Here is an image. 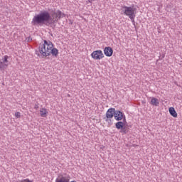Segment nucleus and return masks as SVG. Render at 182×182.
Wrapping results in <instances>:
<instances>
[{
  "label": "nucleus",
  "mask_w": 182,
  "mask_h": 182,
  "mask_svg": "<svg viewBox=\"0 0 182 182\" xmlns=\"http://www.w3.org/2000/svg\"><path fill=\"white\" fill-rule=\"evenodd\" d=\"M91 58H92L94 60H101V59L105 58V54H103L102 50H97L91 53Z\"/></svg>",
  "instance_id": "obj_4"
},
{
  "label": "nucleus",
  "mask_w": 182,
  "mask_h": 182,
  "mask_svg": "<svg viewBox=\"0 0 182 182\" xmlns=\"http://www.w3.org/2000/svg\"><path fill=\"white\" fill-rule=\"evenodd\" d=\"M122 12L124 15L128 16L132 22L134 23L136 14H137V9L134 7V5H132V6H124L122 7Z\"/></svg>",
  "instance_id": "obj_3"
},
{
  "label": "nucleus",
  "mask_w": 182,
  "mask_h": 182,
  "mask_svg": "<svg viewBox=\"0 0 182 182\" xmlns=\"http://www.w3.org/2000/svg\"><path fill=\"white\" fill-rule=\"evenodd\" d=\"M91 1H95V0H91Z\"/></svg>",
  "instance_id": "obj_17"
},
{
  "label": "nucleus",
  "mask_w": 182,
  "mask_h": 182,
  "mask_svg": "<svg viewBox=\"0 0 182 182\" xmlns=\"http://www.w3.org/2000/svg\"><path fill=\"white\" fill-rule=\"evenodd\" d=\"M124 122L126 121H124V122L119 121L117 122L115 124V127L116 129H117V130H121L120 133H123V134H127L129 131H127V129H126V128L124 127L126 124Z\"/></svg>",
  "instance_id": "obj_5"
},
{
  "label": "nucleus",
  "mask_w": 182,
  "mask_h": 182,
  "mask_svg": "<svg viewBox=\"0 0 182 182\" xmlns=\"http://www.w3.org/2000/svg\"><path fill=\"white\" fill-rule=\"evenodd\" d=\"M8 59H9V57L8 55H4L3 58V63H8Z\"/></svg>",
  "instance_id": "obj_14"
},
{
  "label": "nucleus",
  "mask_w": 182,
  "mask_h": 182,
  "mask_svg": "<svg viewBox=\"0 0 182 182\" xmlns=\"http://www.w3.org/2000/svg\"><path fill=\"white\" fill-rule=\"evenodd\" d=\"M48 113V109L46 108L40 109V115L41 117H47Z\"/></svg>",
  "instance_id": "obj_9"
},
{
  "label": "nucleus",
  "mask_w": 182,
  "mask_h": 182,
  "mask_svg": "<svg viewBox=\"0 0 182 182\" xmlns=\"http://www.w3.org/2000/svg\"><path fill=\"white\" fill-rule=\"evenodd\" d=\"M14 116H15V117H16V119H20V117H21V112H15Z\"/></svg>",
  "instance_id": "obj_15"
},
{
  "label": "nucleus",
  "mask_w": 182,
  "mask_h": 182,
  "mask_svg": "<svg viewBox=\"0 0 182 182\" xmlns=\"http://www.w3.org/2000/svg\"><path fill=\"white\" fill-rule=\"evenodd\" d=\"M168 112L171 114V116H172V117H177L178 114H177V112H176V109H174V107H171L168 109Z\"/></svg>",
  "instance_id": "obj_10"
},
{
  "label": "nucleus",
  "mask_w": 182,
  "mask_h": 182,
  "mask_svg": "<svg viewBox=\"0 0 182 182\" xmlns=\"http://www.w3.org/2000/svg\"><path fill=\"white\" fill-rule=\"evenodd\" d=\"M66 15L63 14L60 10L54 12L51 16L48 11H43L41 14L36 15L31 21L32 25H53V23H56L60 18H65Z\"/></svg>",
  "instance_id": "obj_1"
},
{
  "label": "nucleus",
  "mask_w": 182,
  "mask_h": 182,
  "mask_svg": "<svg viewBox=\"0 0 182 182\" xmlns=\"http://www.w3.org/2000/svg\"><path fill=\"white\" fill-rule=\"evenodd\" d=\"M151 105H152V106H159V105H160V102L159 101V99L152 97L151 100Z\"/></svg>",
  "instance_id": "obj_11"
},
{
  "label": "nucleus",
  "mask_w": 182,
  "mask_h": 182,
  "mask_svg": "<svg viewBox=\"0 0 182 182\" xmlns=\"http://www.w3.org/2000/svg\"><path fill=\"white\" fill-rule=\"evenodd\" d=\"M35 109H38V107H35Z\"/></svg>",
  "instance_id": "obj_16"
},
{
  "label": "nucleus",
  "mask_w": 182,
  "mask_h": 182,
  "mask_svg": "<svg viewBox=\"0 0 182 182\" xmlns=\"http://www.w3.org/2000/svg\"><path fill=\"white\" fill-rule=\"evenodd\" d=\"M114 117L117 122H122V120H124V122H126V115L123 114L121 111L117 110L115 111V113L114 114Z\"/></svg>",
  "instance_id": "obj_6"
},
{
  "label": "nucleus",
  "mask_w": 182,
  "mask_h": 182,
  "mask_svg": "<svg viewBox=\"0 0 182 182\" xmlns=\"http://www.w3.org/2000/svg\"><path fill=\"white\" fill-rule=\"evenodd\" d=\"M104 55L107 58L113 56V48H112V47H105L104 48Z\"/></svg>",
  "instance_id": "obj_8"
},
{
  "label": "nucleus",
  "mask_w": 182,
  "mask_h": 182,
  "mask_svg": "<svg viewBox=\"0 0 182 182\" xmlns=\"http://www.w3.org/2000/svg\"><path fill=\"white\" fill-rule=\"evenodd\" d=\"M50 55H53V56L58 58V55H59V50H58L57 48H53V47L51 48Z\"/></svg>",
  "instance_id": "obj_12"
},
{
  "label": "nucleus",
  "mask_w": 182,
  "mask_h": 182,
  "mask_svg": "<svg viewBox=\"0 0 182 182\" xmlns=\"http://www.w3.org/2000/svg\"><path fill=\"white\" fill-rule=\"evenodd\" d=\"M52 48H53L52 42L45 40L44 43L41 45L38 48V56H41V58H48V56H50Z\"/></svg>",
  "instance_id": "obj_2"
},
{
  "label": "nucleus",
  "mask_w": 182,
  "mask_h": 182,
  "mask_svg": "<svg viewBox=\"0 0 182 182\" xmlns=\"http://www.w3.org/2000/svg\"><path fill=\"white\" fill-rule=\"evenodd\" d=\"M116 109L114 108H109L106 112V119L105 122H109V120H112L113 119V116L114 117V113Z\"/></svg>",
  "instance_id": "obj_7"
},
{
  "label": "nucleus",
  "mask_w": 182,
  "mask_h": 182,
  "mask_svg": "<svg viewBox=\"0 0 182 182\" xmlns=\"http://www.w3.org/2000/svg\"><path fill=\"white\" fill-rule=\"evenodd\" d=\"M5 68H8V64H5L3 61L0 62V69H5Z\"/></svg>",
  "instance_id": "obj_13"
}]
</instances>
